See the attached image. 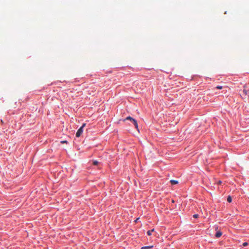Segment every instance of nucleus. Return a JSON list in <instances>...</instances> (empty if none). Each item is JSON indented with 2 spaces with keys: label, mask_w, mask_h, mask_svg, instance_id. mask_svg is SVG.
Masks as SVG:
<instances>
[{
  "label": "nucleus",
  "mask_w": 249,
  "mask_h": 249,
  "mask_svg": "<svg viewBox=\"0 0 249 249\" xmlns=\"http://www.w3.org/2000/svg\"><path fill=\"white\" fill-rule=\"evenodd\" d=\"M241 95L242 98L247 99L249 102V89H244Z\"/></svg>",
  "instance_id": "nucleus-1"
},
{
  "label": "nucleus",
  "mask_w": 249,
  "mask_h": 249,
  "mask_svg": "<svg viewBox=\"0 0 249 249\" xmlns=\"http://www.w3.org/2000/svg\"><path fill=\"white\" fill-rule=\"evenodd\" d=\"M83 129L82 128H79V129L77 130L76 133V136L77 137H79L81 136L82 133H83Z\"/></svg>",
  "instance_id": "nucleus-2"
},
{
  "label": "nucleus",
  "mask_w": 249,
  "mask_h": 249,
  "mask_svg": "<svg viewBox=\"0 0 249 249\" xmlns=\"http://www.w3.org/2000/svg\"><path fill=\"white\" fill-rule=\"evenodd\" d=\"M222 233L220 231H217L215 234V236L216 238H219L222 235Z\"/></svg>",
  "instance_id": "nucleus-3"
},
{
  "label": "nucleus",
  "mask_w": 249,
  "mask_h": 249,
  "mask_svg": "<svg viewBox=\"0 0 249 249\" xmlns=\"http://www.w3.org/2000/svg\"><path fill=\"white\" fill-rule=\"evenodd\" d=\"M132 122L134 124L135 127L138 129V125L136 120L135 119H132Z\"/></svg>",
  "instance_id": "nucleus-4"
},
{
  "label": "nucleus",
  "mask_w": 249,
  "mask_h": 249,
  "mask_svg": "<svg viewBox=\"0 0 249 249\" xmlns=\"http://www.w3.org/2000/svg\"><path fill=\"white\" fill-rule=\"evenodd\" d=\"M170 182L172 185H175L178 183V181L176 180H171Z\"/></svg>",
  "instance_id": "nucleus-5"
},
{
  "label": "nucleus",
  "mask_w": 249,
  "mask_h": 249,
  "mask_svg": "<svg viewBox=\"0 0 249 249\" xmlns=\"http://www.w3.org/2000/svg\"><path fill=\"white\" fill-rule=\"evenodd\" d=\"M232 201V198L231 196H228L227 198V201L229 203H231Z\"/></svg>",
  "instance_id": "nucleus-6"
},
{
  "label": "nucleus",
  "mask_w": 249,
  "mask_h": 249,
  "mask_svg": "<svg viewBox=\"0 0 249 249\" xmlns=\"http://www.w3.org/2000/svg\"><path fill=\"white\" fill-rule=\"evenodd\" d=\"M154 231V229H152L151 230L147 231V234L148 235H151L152 232Z\"/></svg>",
  "instance_id": "nucleus-7"
},
{
  "label": "nucleus",
  "mask_w": 249,
  "mask_h": 249,
  "mask_svg": "<svg viewBox=\"0 0 249 249\" xmlns=\"http://www.w3.org/2000/svg\"><path fill=\"white\" fill-rule=\"evenodd\" d=\"M132 119H134L132 118L130 116H128L127 118H126V119H125L126 120H130V121H132Z\"/></svg>",
  "instance_id": "nucleus-8"
},
{
  "label": "nucleus",
  "mask_w": 249,
  "mask_h": 249,
  "mask_svg": "<svg viewBox=\"0 0 249 249\" xmlns=\"http://www.w3.org/2000/svg\"><path fill=\"white\" fill-rule=\"evenodd\" d=\"M152 247H143L141 248V249H149L151 248Z\"/></svg>",
  "instance_id": "nucleus-9"
},
{
  "label": "nucleus",
  "mask_w": 249,
  "mask_h": 249,
  "mask_svg": "<svg viewBox=\"0 0 249 249\" xmlns=\"http://www.w3.org/2000/svg\"><path fill=\"white\" fill-rule=\"evenodd\" d=\"M215 88L217 89H221L223 88V87L221 86H218L216 87Z\"/></svg>",
  "instance_id": "nucleus-10"
},
{
  "label": "nucleus",
  "mask_w": 249,
  "mask_h": 249,
  "mask_svg": "<svg viewBox=\"0 0 249 249\" xmlns=\"http://www.w3.org/2000/svg\"><path fill=\"white\" fill-rule=\"evenodd\" d=\"M93 164L94 165H97L98 164V161H97V160H95V161H93Z\"/></svg>",
  "instance_id": "nucleus-11"
},
{
  "label": "nucleus",
  "mask_w": 249,
  "mask_h": 249,
  "mask_svg": "<svg viewBox=\"0 0 249 249\" xmlns=\"http://www.w3.org/2000/svg\"><path fill=\"white\" fill-rule=\"evenodd\" d=\"M193 217H194L195 218H197L198 217V214H194Z\"/></svg>",
  "instance_id": "nucleus-12"
},
{
  "label": "nucleus",
  "mask_w": 249,
  "mask_h": 249,
  "mask_svg": "<svg viewBox=\"0 0 249 249\" xmlns=\"http://www.w3.org/2000/svg\"><path fill=\"white\" fill-rule=\"evenodd\" d=\"M248 245V243H247V242H244V243L243 244V246H244V247L247 246Z\"/></svg>",
  "instance_id": "nucleus-13"
},
{
  "label": "nucleus",
  "mask_w": 249,
  "mask_h": 249,
  "mask_svg": "<svg viewBox=\"0 0 249 249\" xmlns=\"http://www.w3.org/2000/svg\"><path fill=\"white\" fill-rule=\"evenodd\" d=\"M60 142L61 143H67V141H62Z\"/></svg>",
  "instance_id": "nucleus-14"
},
{
  "label": "nucleus",
  "mask_w": 249,
  "mask_h": 249,
  "mask_svg": "<svg viewBox=\"0 0 249 249\" xmlns=\"http://www.w3.org/2000/svg\"><path fill=\"white\" fill-rule=\"evenodd\" d=\"M85 126H86V124H85V123H84V124H82V125L80 128H82V129H83V128H84Z\"/></svg>",
  "instance_id": "nucleus-15"
},
{
  "label": "nucleus",
  "mask_w": 249,
  "mask_h": 249,
  "mask_svg": "<svg viewBox=\"0 0 249 249\" xmlns=\"http://www.w3.org/2000/svg\"><path fill=\"white\" fill-rule=\"evenodd\" d=\"M221 183V181H219L218 182V184H220Z\"/></svg>",
  "instance_id": "nucleus-16"
}]
</instances>
